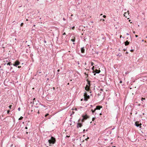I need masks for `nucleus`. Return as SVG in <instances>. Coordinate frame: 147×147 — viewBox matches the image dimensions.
Wrapping results in <instances>:
<instances>
[{"mask_svg":"<svg viewBox=\"0 0 147 147\" xmlns=\"http://www.w3.org/2000/svg\"><path fill=\"white\" fill-rule=\"evenodd\" d=\"M24 24V23H21V25H20V26H22Z\"/></svg>","mask_w":147,"mask_h":147,"instance_id":"obj_27","label":"nucleus"},{"mask_svg":"<svg viewBox=\"0 0 147 147\" xmlns=\"http://www.w3.org/2000/svg\"><path fill=\"white\" fill-rule=\"evenodd\" d=\"M127 73H126V72L125 73V74H127Z\"/></svg>","mask_w":147,"mask_h":147,"instance_id":"obj_61","label":"nucleus"},{"mask_svg":"<svg viewBox=\"0 0 147 147\" xmlns=\"http://www.w3.org/2000/svg\"><path fill=\"white\" fill-rule=\"evenodd\" d=\"M102 108V106H97L96 107V108H95V110H100L101 108Z\"/></svg>","mask_w":147,"mask_h":147,"instance_id":"obj_10","label":"nucleus"},{"mask_svg":"<svg viewBox=\"0 0 147 147\" xmlns=\"http://www.w3.org/2000/svg\"><path fill=\"white\" fill-rule=\"evenodd\" d=\"M35 98H34V100H35Z\"/></svg>","mask_w":147,"mask_h":147,"instance_id":"obj_58","label":"nucleus"},{"mask_svg":"<svg viewBox=\"0 0 147 147\" xmlns=\"http://www.w3.org/2000/svg\"><path fill=\"white\" fill-rule=\"evenodd\" d=\"M30 124V122H28V123L27 124V126H28V124Z\"/></svg>","mask_w":147,"mask_h":147,"instance_id":"obj_28","label":"nucleus"},{"mask_svg":"<svg viewBox=\"0 0 147 147\" xmlns=\"http://www.w3.org/2000/svg\"><path fill=\"white\" fill-rule=\"evenodd\" d=\"M141 99V100L142 101L143 100H145V98H142Z\"/></svg>","mask_w":147,"mask_h":147,"instance_id":"obj_24","label":"nucleus"},{"mask_svg":"<svg viewBox=\"0 0 147 147\" xmlns=\"http://www.w3.org/2000/svg\"><path fill=\"white\" fill-rule=\"evenodd\" d=\"M94 65V63L93 62L91 63V65L92 66H93Z\"/></svg>","mask_w":147,"mask_h":147,"instance_id":"obj_25","label":"nucleus"},{"mask_svg":"<svg viewBox=\"0 0 147 147\" xmlns=\"http://www.w3.org/2000/svg\"><path fill=\"white\" fill-rule=\"evenodd\" d=\"M92 22V23H93V22Z\"/></svg>","mask_w":147,"mask_h":147,"instance_id":"obj_63","label":"nucleus"},{"mask_svg":"<svg viewBox=\"0 0 147 147\" xmlns=\"http://www.w3.org/2000/svg\"><path fill=\"white\" fill-rule=\"evenodd\" d=\"M87 84H88L87 85H88V86L90 87V81L88 80V83H87Z\"/></svg>","mask_w":147,"mask_h":147,"instance_id":"obj_15","label":"nucleus"},{"mask_svg":"<svg viewBox=\"0 0 147 147\" xmlns=\"http://www.w3.org/2000/svg\"><path fill=\"white\" fill-rule=\"evenodd\" d=\"M133 33H134V34H135L136 33L135 31H133Z\"/></svg>","mask_w":147,"mask_h":147,"instance_id":"obj_38","label":"nucleus"},{"mask_svg":"<svg viewBox=\"0 0 147 147\" xmlns=\"http://www.w3.org/2000/svg\"><path fill=\"white\" fill-rule=\"evenodd\" d=\"M78 64H79V62H78Z\"/></svg>","mask_w":147,"mask_h":147,"instance_id":"obj_55","label":"nucleus"},{"mask_svg":"<svg viewBox=\"0 0 147 147\" xmlns=\"http://www.w3.org/2000/svg\"><path fill=\"white\" fill-rule=\"evenodd\" d=\"M45 42H46V41L45 40Z\"/></svg>","mask_w":147,"mask_h":147,"instance_id":"obj_60","label":"nucleus"},{"mask_svg":"<svg viewBox=\"0 0 147 147\" xmlns=\"http://www.w3.org/2000/svg\"><path fill=\"white\" fill-rule=\"evenodd\" d=\"M80 119H79L78 120V123L77 124V128H79V127H82V123H80Z\"/></svg>","mask_w":147,"mask_h":147,"instance_id":"obj_4","label":"nucleus"},{"mask_svg":"<svg viewBox=\"0 0 147 147\" xmlns=\"http://www.w3.org/2000/svg\"><path fill=\"white\" fill-rule=\"evenodd\" d=\"M41 73V72H40V71H38L37 72V74H40V73Z\"/></svg>","mask_w":147,"mask_h":147,"instance_id":"obj_20","label":"nucleus"},{"mask_svg":"<svg viewBox=\"0 0 147 147\" xmlns=\"http://www.w3.org/2000/svg\"><path fill=\"white\" fill-rule=\"evenodd\" d=\"M92 69L93 70V72H94V66H93V67L92 68Z\"/></svg>","mask_w":147,"mask_h":147,"instance_id":"obj_22","label":"nucleus"},{"mask_svg":"<svg viewBox=\"0 0 147 147\" xmlns=\"http://www.w3.org/2000/svg\"><path fill=\"white\" fill-rule=\"evenodd\" d=\"M125 46H127L129 44V42H128V41H126L125 42Z\"/></svg>","mask_w":147,"mask_h":147,"instance_id":"obj_14","label":"nucleus"},{"mask_svg":"<svg viewBox=\"0 0 147 147\" xmlns=\"http://www.w3.org/2000/svg\"><path fill=\"white\" fill-rule=\"evenodd\" d=\"M126 34H127V35H129V34L128 33H127Z\"/></svg>","mask_w":147,"mask_h":147,"instance_id":"obj_41","label":"nucleus"},{"mask_svg":"<svg viewBox=\"0 0 147 147\" xmlns=\"http://www.w3.org/2000/svg\"><path fill=\"white\" fill-rule=\"evenodd\" d=\"M89 87H90L88 86V85H87L86 87H85V90L87 91H88L90 89Z\"/></svg>","mask_w":147,"mask_h":147,"instance_id":"obj_11","label":"nucleus"},{"mask_svg":"<svg viewBox=\"0 0 147 147\" xmlns=\"http://www.w3.org/2000/svg\"><path fill=\"white\" fill-rule=\"evenodd\" d=\"M134 51V49H131L130 50V51L131 52H133Z\"/></svg>","mask_w":147,"mask_h":147,"instance_id":"obj_29","label":"nucleus"},{"mask_svg":"<svg viewBox=\"0 0 147 147\" xmlns=\"http://www.w3.org/2000/svg\"><path fill=\"white\" fill-rule=\"evenodd\" d=\"M83 118V119L85 120L86 119H87L89 118V116H88L87 115H83L82 116Z\"/></svg>","mask_w":147,"mask_h":147,"instance_id":"obj_9","label":"nucleus"},{"mask_svg":"<svg viewBox=\"0 0 147 147\" xmlns=\"http://www.w3.org/2000/svg\"><path fill=\"white\" fill-rule=\"evenodd\" d=\"M49 115V114L48 113H47L45 115V117H47V116H48Z\"/></svg>","mask_w":147,"mask_h":147,"instance_id":"obj_26","label":"nucleus"},{"mask_svg":"<svg viewBox=\"0 0 147 147\" xmlns=\"http://www.w3.org/2000/svg\"><path fill=\"white\" fill-rule=\"evenodd\" d=\"M66 137H68V136H66Z\"/></svg>","mask_w":147,"mask_h":147,"instance_id":"obj_62","label":"nucleus"},{"mask_svg":"<svg viewBox=\"0 0 147 147\" xmlns=\"http://www.w3.org/2000/svg\"><path fill=\"white\" fill-rule=\"evenodd\" d=\"M127 12H128L127 13V12H125V13L124 14V16H125L126 18H127V17L126 16L127 15V14H128V15L129 14V11H128Z\"/></svg>","mask_w":147,"mask_h":147,"instance_id":"obj_13","label":"nucleus"},{"mask_svg":"<svg viewBox=\"0 0 147 147\" xmlns=\"http://www.w3.org/2000/svg\"><path fill=\"white\" fill-rule=\"evenodd\" d=\"M63 20H65V19L64 18H63Z\"/></svg>","mask_w":147,"mask_h":147,"instance_id":"obj_40","label":"nucleus"},{"mask_svg":"<svg viewBox=\"0 0 147 147\" xmlns=\"http://www.w3.org/2000/svg\"><path fill=\"white\" fill-rule=\"evenodd\" d=\"M66 34V33L65 32H64V33H63V35H65Z\"/></svg>","mask_w":147,"mask_h":147,"instance_id":"obj_35","label":"nucleus"},{"mask_svg":"<svg viewBox=\"0 0 147 147\" xmlns=\"http://www.w3.org/2000/svg\"><path fill=\"white\" fill-rule=\"evenodd\" d=\"M103 17L104 18H105L106 17V16H105V15H104V16H103Z\"/></svg>","mask_w":147,"mask_h":147,"instance_id":"obj_33","label":"nucleus"},{"mask_svg":"<svg viewBox=\"0 0 147 147\" xmlns=\"http://www.w3.org/2000/svg\"><path fill=\"white\" fill-rule=\"evenodd\" d=\"M25 128L26 129H28V127L27 126H26L25 127Z\"/></svg>","mask_w":147,"mask_h":147,"instance_id":"obj_36","label":"nucleus"},{"mask_svg":"<svg viewBox=\"0 0 147 147\" xmlns=\"http://www.w3.org/2000/svg\"><path fill=\"white\" fill-rule=\"evenodd\" d=\"M89 139V137H88L87 138V139Z\"/></svg>","mask_w":147,"mask_h":147,"instance_id":"obj_59","label":"nucleus"},{"mask_svg":"<svg viewBox=\"0 0 147 147\" xmlns=\"http://www.w3.org/2000/svg\"><path fill=\"white\" fill-rule=\"evenodd\" d=\"M12 106L11 105H10L9 106V107L10 109H11Z\"/></svg>","mask_w":147,"mask_h":147,"instance_id":"obj_23","label":"nucleus"},{"mask_svg":"<svg viewBox=\"0 0 147 147\" xmlns=\"http://www.w3.org/2000/svg\"><path fill=\"white\" fill-rule=\"evenodd\" d=\"M26 133L27 134H28V132H26Z\"/></svg>","mask_w":147,"mask_h":147,"instance_id":"obj_57","label":"nucleus"},{"mask_svg":"<svg viewBox=\"0 0 147 147\" xmlns=\"http://www.w3.org/2000/svg\"><path fill=\"white\" fill-rule=\"evenodd\" d=\"M126 53L127 54H128V52H126Z\"/></svg>","mask_w":147,"mask_h":147,"instance_id":"obj_51","label":"nucleus"},{"mask_svg":"<svg viewBox=\"0 0 147 147\" xmlns=\"http://www.w3.org/2000/svg\"><path fill=\"white\" fill-rule=\"evenodd\" d=\"M121 36H120V38H121Z\"/></svg>","mask_w":147,"mask_h":147,"instance_id":"obj_54","label":"nucleus"},{"mask_svg":"<svg viewBox=\"0 0 147 147\" xmlns=\"http://www.w3.org/2000/svg\"><path fill=\"white\" fill-rule=\"evenodd\" d=\"M53 90H55V87H53Z\"/></svg>","mask_w":147,"mask_h":147,"instance_id":"obj_45","label":"nucleus"},{"mask_svg":"<svg viewBox=\"0 0 147 147\" xmlns=\"http://www.w3.org/2000/svg\"><path fill=\"white\" fill-rule=\"evenodd\" d=\"M100 90H101L102 91H103V90L102 89H101Z\"/></svg>","mask_w":147,"mask_h":147,"instance_id":"obj_49","label":"nucleus"},{"mask_svg":"<svg viewBox=\"0 0 147 147\" xmlns=\"http://www.w3.org/2000/svg\"><path fill=\"white\" fill-rule=\"evenodd\" d=\"M71 40L73 42H74L75 41V38L74 39H72Z\"/></svg>","mask_w":147,"mask_h":147,"instance_id":"obj_18","label":"nucleus"},{"mask_svg":"<svg viewBox=\"0 0 147 147\" xmlns=\"http://www.w3.org/2000/svg\"><path fill=\"white\" fill-rule=\"evenodd\" d=\"M106 39V38L102 34H101V35L99 36V40H101L102 41V42H104L105 40Z\"/></svg>","mask_w":147,"mask_h":147,"instance_id":"obj_2","label":"nucleus"},{"mask_svg":"<svg viewBox=\"0 0 147 147\" xmlns=\"http://www.w3.org/2000/svg\"><path fill=\"white\" fill-rule=\"evenodd\" d=\"M48 142L50 144H54L56 142L55 139L54 137L51 136V139L48 140Z\"/></svg>","mask_w":147,"mask_h":147,"instance_id":"obj_1","label":"nucleus"},{"mask_svg":"<svg viewBox=\"0 0 147 147\" xmlns=\"http://www.w3.org/2000/svg\"><path fill=\"white\" fill-rule=\"evenodd\" d=\"M20 63V62L18 61L17 60L13 64V65L14 66L17 67V66L19 65Z\"/></svg>","mask_w":147,"mask_h":147,"instance_id":"obj_6","label":"nucleus"},{"mask_svg":"<svg viewBox=\"0 0 147 147\" xmlns=\"http://www.w3.org/2000/svg\"><path fill=\"white\" fill-rule=\"evenodd\" d=\"M73 114H74V111H72Z\"/></svg>","mask_w":147,"mask_h":147,"instance_id":"obj_47","label":"nucleus"},{"mask_svg":"<svg viewBox=\"0 0 147 147\" xmlns=\"http://www.w3.org/2000/svg\"><path fill=\"white\" fill-rule=\"evenodd\" d=\"M74 28H75V27L73 26V27L72 28V30H74Z\"/></svg>","mask_w":147,"mask_h":147,"instance_id":"obj_32","label":"nucleus"},{"mask_svg":"<svg viewBox=\"0 0 147 147\" xmlns=\"http://www.w3.org/2000/svg\"><path fill=\"white\" fill-rule=\"evenodd\" d=\"M84 100L86 101H87L88 100V99L89 98H90V96L89 95H88L87 94L86 92H85L84 93Z\"/></svg>","mask_w":147,"mask_h":147,"instance_id":"obj_3","label":"nucleus"},{"mask_svg":"<svg viewBox=\"0 0 147 147\" xmlns=\"http://www.w3.org/2000/svg\"><path fill=\"white\" fill-rule=\"evenodd\" d=\"M123 50H124V51H125L126 50L125 49H123Z\"/></svg>","mask_w":147,"mask_h":147,"instance_id":"obj_53","label":"nucleus"},{"mask_svg":"<svg viewBox=\"0 0 147 147\" xmlns=\"http://www.w3.org/2000/svg\"><path fill=\"white\" fill-rule=\"evenodd\" d=\"M85 49H84V47H82L81 49V51L82 53H84V52Z\"/></svg>","mask_w":147,"mask_h":147,"instance_id":"obj_12","label":"nucleus"},{"mask_svg":"<svg viewBox=\"0 0 147 147\" xmlns=\"http://www.w3.org/2000/svg\"><path fill=\"white\" fill-rule=\"evenodd\" d=\"M3 64H4V65H5L6 64H7V65H12V63H11V62H8V61L5 60V61H4Z\"/></svg>","mask_w":147,"mask_h":147,"instance_id":"obj_5","label":"nucleus"},{"mask_svg":"<svg viewBox=\"0 0 147 147\" xmlns=\"http://www.w3.org/2000/svg\"><path fill=\"white\" fill-rule=\"evenodd\" d=\"M74 110H76V111H77V109H76V108H75V109H74Z\"/></svg>","mask_w":147,"mask_h":147,"instance_id":"obj_39","label":"nucleus"},{"mask_svg":"<svg viewBox=\"0 0 147 147\" xmlns=\"http://www.w3.org/2000/svg\"><path fill=\"white\" fill-rule=\"evenodd\" d=\"M95 119V117H93L92 118V121H94Z\"/></svg>","mask_w":147,"mask_h":147,"instance_id":"obj_21","label":"nucleus"},{"mask_svg":"<svg viewBox=\"0 0 147 147\" xmlns=\"http://www.w3.org/2000/svg\"><path fill=\"white\" fill-rule=\"evenodd\" d=\"M135 36H136V37H138V35H135Z\"/></svg>","mask_w":147,"mask_h":147,"instance_id":"obj_37","label":"nucleus"},{"mask_svg":"<svg viewBox=\"0 0 147 147\" xmlns=\"http://www.w3.org/2000/svg\"><path fill=\"white\" fill-rule=\"evenodd\" d=\"M23 117H22V116H21L19 119V120H22V119H23Z\"/></svg>","mask_w":147,"mask_h":147,"instance_id":"obj_17","label":"nucleus"},{"mask_svg":"<svg viewBox=\"0 0 147 147\" xmlns=\"http://www.w3.org/2000/svg\"><path fill=\"white\" fill-rule=\"evenodd\" d=\"M84 120H85L83 119V118L81 120V121L82 122V123L84 121Z\"/></svg>","mask_w":147,"mask_h":147,"instance_id":"obj_19","label":"nucleus"},{"mask_svg":"<svg viewBox=\"0 0 147 147\" xmlns=\"http://www.w3.org/2000/svg\"><path fill=\"white\" fill-rule=\"evenodd\" d=\"M100 70H98L97 69H96L95 70H94V72H93V73H94V75H95L96 74H99L100 73Z\"/></svg>","mask_w":147,"mask_h":147,"instance_id":"obj_8","label":"nucleus"},{"mask_svg":"<svg viewBox=\"0 0 147 147\" xmlns=\"http://www.w3.org/2000/svg\"><path fill=\"white\" fill-rule=\"evenodd\" d=\"M9 112H10V111H9V110H8V111H7V113L8 114H9Z\"/></svg>","mask_w":147,"mask_h":147,"instance_id":"obj_30","label":"nucleus"},{"mask_svg":"<svg viewBox=\"0 0 147 147\" xmlns=\"http://www.w3.org/2000/svg\"><path fill=\"white\" fill-rule=\"evenodd\" d=\"M18 110L19 111H20V107L18 108Z\"/></svg>","mask_w":147,"mask_h":147,"instance_id":"obj_31","label":"nucleus"},{"mask_svg":"<svg viewBox=\"0 0 147 147\" xmlns=\"http://www.w3.org/2000/svg\"><path fill=\"white\" fill-rule=\"evenodd\" d=\"M21 67V66H19L18 67L19 68H20Z\"/></svg>","mask_w":147,"mask_h":147,"instance_id":"obj_34","label":"nucleus"},{"mask_svg":"<svg viewBox=\"0 0 147 147\" xmlns=\"http://www.w3.org/2000/svg\"><path fill=\"white\" fill-rule=\"evenodd\" d=\"M38 113H39V110H38Z\"/></svg>","mask_w":147,"mask_h":147,"instance_id":"obj_46","label":"nucleus"},{"mask_svg":"<svg viewBox=\"0 0 147 147\" xmlns=\"http://www.w3.org/2000/svg\"><path fill=\"white\" fill-rule=\"evenodd\" d=\"M59 70H59V69H58V70H57V71L58 72H59Z\"/></svg>","mask_w":147,"mask_h":147,"instance_id":"obj_44","label":"nucleus"},{"mask_svg":"<svg viewBox=\"0 0 147 147\" xmlns=\"http://www.w3.org/2000/svg\"><path fill=\"white\" fill-rule=\"evenodd\" d=\"M135 125L136 126L138 127L141 126L142 124L141 123H139V121H137L135 122Z\"/></svg>","mask_w":147,"mask_h":147,"instance_id":"obj_7","label":"nucleus"},{"mask_svg":"<svg viewBox=\"0 0 147 147\" xmlns=\"http://www.w3.org/2000/svg\"><path fill=\"white\" fill-rule=\"evenodd\" d=\"M142 42H144V40H142Z\"/></svg>","mask_w":147,"mask_h":147,"instance_id":"obj_52","label":"nucleus"},{"mask_svg":"<svg viewBox=\"0 0 147 147\" xmlns=\"http://www.w3.org/2000/svg\"><path fill=\"white\" fill-rule=\"evenodd\" d=\"M113 147H115V146H114Z\"/></svg>","mask_w":147,"mask_h":147,"instance_id":"obj_64","label":"nucleus"},{"mask_svg":"<svg viewBox=\"0 0 147 147\" xmlns=\"http://www.w3.org/2000/svg\"><path fill=\"white\" fill-rule=\"evenodd\" d=\"M35 26V25H33V26L34 27V26Z\"/></svg>","mask_w":147,"mask_h":147,"instance_id":"obj_48","label":"nucleus"},{"mask_svg":"<svg viewBox=\"0 0 147 147\" xmlns=\"http://www.w3.org/2000/svg\"><path fill=\"white\" fill-rule=\"evenodd\" d=\"M120 83H122V81H120Z\"/></svg>","mask_w":147,"mask_h":147,"instance_id":"obj_43","label":"nucleus"},{"mask_svg":"<svg viewBox=\"0 0 147 147\" xmlns=\"http://www.w3.org/2000/svg\"><path fill=\"white\" fill-rule=\"evenodd\" d=\"M96 111V110H95V109H94V110H93L92 109L91 110V111H92V113L93 114L95 112V111Z\"/></svg>","mask_w":147,"mask_h":147,"instance_id":"obj_16","label":"nucleus"},{"mask_svg":"<svg viewBox=\"0 0 147 147\" xmlns=\"http://www.w3.org/2000/svg\"><path fill=\"white\" fill-rule=\"evenodd\" d=\"M28 19H26V21H28Z\"/></svg>","mask_w":147,"mask_h":147,"instance_id":"obj_56","label":"nucleus"},{"mask_svg":"<svg viewBox=\"0 0 147 147\" xmlns=\"http://www.w3.org/2000/svg\"><path fill=\"white\" fill-rule=\"evenodd\" d=\"M100 115H102L101 113H100Z\"/></svg>","mask_w":147,"mask_h":147,"instance_id":"obj_50","label":"nucleus"},{"mask_svg":"<svg viewBox=\"0 0 147 147\" xmlns=\"http://www.w3.org/2000/svg\"><path fill=\"white\" fill-rule=\"evenodd\" d=\"M12 68V67L11 66V67H10V69H11Z\"/></svg>","mask_w":147,"mask_h":147,"instance_id":"obj_42","label":"nucleus"}]
</instances>
